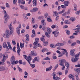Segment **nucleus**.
Segmentation results:
<instances>
[{
  "mask_svg": "<svg viewBox=\"0 0 80 80\" xmlns=\"http://www.w3.org/2000/svg\"><path fill=\"white\" fill-rule=\"evenodd\" d=\"M43 16H39L38 18V19H39V20H41V19H43Z\"/></svg>",
  "mask_w": 80,
  "mask_h": 80,
  "instance_id": "09e8293b",
  "label": "nucleus"
},
{
  "mask_svg": "<svg viewBox=\"0 0 80 80\" xmlns=\"http://www.w3.org/2000/svg\"><path fill=\"white\" fill-rule=\"evenodd\" d=\"M20 46L21 48H23L24 47V43H22V42H20Z\"/></svg>",
  "mask_w": 80,
  "mask_h": 80,
  "instance_id": "72a5a7b5",
  "label": "nucleus"
},
{
  "mask_svg": "<svg viewBox=\"0 0 80 80\" xmlns=\"http://www.w3.org/2000/svg\"><path fill=\"white\" fill-rule=\"evenodd\" d=\"M58 64H57L55 66V67L53 69V71H55L57 68H58Z\"/></svg>",
  "mask_w": 80,
  "mask_h": 80,
  "instance_id": "ea45409f",
  "label": "nucleus"
},
{
  "mask_svg": "<svg viewBox=\"0 0 80 80\" xmlns=\"http://www.w3.org/2000/svg\"><path fill=\"white\" fill-rule=\"evenodd\" d=\"M49 33L47 32H46L45 33V35H46V37H47V38H50V35Z\"/></svg>",
  "mask_w": 80,
  "mask_h": 80,
  "instance_id": "5701e85b",
  "label": "nucleus"
},
{
  "mask_svg": "<svg viewBox=\"0 0 80 80\" xmlns=\"http://www.w3.org/2000/svg\"><path fill=\"white\" fill-rule=\"evenodd\" d=\"M30 66L32 68H34L35 67V64H31L30 62V64H29Z\"/></svg>",
  "mask_w": 80,
  "mask_h": 80,
  "instance_id": "473e14b6",
  "label": "nucleus"
},
{
  "mask_svg": "<svg viewBox=\"0 0 80 80\" xmlns=\"http://www.w3.org/2000/svg\"><path fill=\"white\" fill-rule=\"evenodd\" d=\"M16 48V47L15 46H14L13 48H12V51L13 52L15 53L16 52V51H15V48Z\"/></svg>",
  "mask_w": 80,
  "mask_h": 80,
  "instance_id": "5fc2aeb1",
  "label": "nucleus"
},
{
  "mask_svg": "<svg viewBox=\"0 0 80 80\" xmlns=\"http://www.w3.org/2000/svg\"><path fill=\"white\" fill-rule=\"evenodd\" d=\"M69 38L70 39H73V38H75V37L73 36V35H72V36H70Z\"/></svg>",
  "mask_w": 80,
  "mask_h": 80,
  "instance_id": "13d9d810",
  "label": "nucleus"
},
{
  "mask_svg": "<svg viewBox=\"0 0 80 80\" xmlns=\"http://www.w3.org/2000/svg\"><path fill=\"white\" fill-rule=\"evenodd\" d=\"M53 13H54L53 14V16H54V17H56V16H57V15H58V13L56 11L54 12Z\"/></svg>",
  "mask_w": 80,
  "mask_h": 80,
  "instance_id": "2f4dec72",
  "label": "nucleus"
},
{
  "mask_svg": "<svg viewBox=\"0 0 80 80\" xmlns=\"http://www.w3.org/2000/svg\"><path fill=\"white\" fill-rule=\"evenodd\" d=\"M61 7L62 8H66V6H65L64 5H61Z\"/></svg>",
  "mask_w": 80,
  "mask_h": 80,
  "instance_id": "e2e57ef3",
  "label": "nucleus"
},
{
  "mask_svg": "<svg viewBox=\"0 0 80 80\" xmlns=\"http://www.w3.org/2000/svg\"><path fill=\"white\" fill-rule=\"evenodd\" d=\"M7 63L9 64V67H10V66L11 65V63H10V61H7Z\"/></svg>",
  "mask_w": 80,
  "mask_h": 80,
  "instance_id": "864d4df0",
  "label": "nucleus"
},
{
  "mask_svg": "<svg viewBox=\"0 0 80 80\" xmlns=\"http://www.w3.org/2000/svg\"><path fill=\"white\" fill-rule=\"evenodd\" d=\"M6 12V11L4 10V14L5 15L4 16V18L5 19L4 23H6L7 22V20L10 18V17L8 15Z\"/></svg>",
  "mask_w": 80,
  "mask_h": 80,
  "instance_id": "7ed1b4c3",
  "label": "nucleus"
},
{
  "mask_svg": "<svg viewBox=\"0 0 80 80\" xmlns=\"http://www.w3.org/2000/svg\"><path fill=\"white\" fill-rule=\"evenodd\" d=\"M45 38V36H44L43 35H42V37L41 38L40 40L41 41H42L43 42H45V39L44 38Z\"/></svg>",
  "mask_w": 80,
  "mask_h": 80,
  "instance_id": "393cba45",
  "label": "nucleus"
},
{
  "mask_svg": "<svg viewBox=\"0 0 80 80\" xmlns=\"http://www.w3.org/2000/svg\"><path fill=\"white\" fill-rule=\"evenodd\" d=\"M35 40V42H34L33 43V45H36L38 43V42H39V38H36Z\"/></svg>",
  "mask_w": 80,
  "mask_h": 80,
  "instance_id": "ddd939ff",
  "label": "nucleus"
},
{
  "mask_svg": "<svg viewBox=\"0 0 80 80\" xmlns=\"http://www.w3.org/2000/svg\"><path fill=\"white\" fill-rule=\"evenodd\" d=\"M52 76L53 79L55 78V76H56V72H53L52 73Z\"/></svg>",
  "mask_w": 80,
  "mask_h": 80,
  "instance_id": "f704fd0d",
  "label": "nucleus"
},
{
  "mask_svg": "<svg viewBox=\"0 0 80 80\" xmlns=\"http://www.w3.org/2000/svg\"><path fill=\"white\" fill-rule=\"evenodd\" d=\"M18 3H21L22 5H24L25 3V1H21V0H18Z\"/></svg>",
  "mask_w": 80,
  "mask_h": 80,
  "instance_id": "aec40b11",
  "label": "nucleus"
},
{
  "mask_svg": "<svg viewBox=\"0 0 80 80\" xmlns=\"http://www.w3.org/2000/svg\"><path fill=\"white\" fill-rule=\"evenodd\" d=\"M65 65L66 66V67L67 68L66 69H69V67L70 66V64H69V63L68 62H66V63H65Z\"/></svg>",
  "mask_w": 80,
  "mask_h": 80,
  "instance_id": "412c9836",
  "label": "nucleus"
},
{
  "mask_svg": "<svg viewBox=\"0 0 80 80\" xmlns=\"http://www.w3.org/2000/svg\"><path fill=\"white\" fill-rule=\"evenodd\" d=\"M54 80H59L60 79V78L58 77H54V78L53 79Z\"/></svg>",
  "mask_w": 80,
  "mask_h": 80,
  "instance_id": "3c124183",
  "label": "nucleus"
},
{
  "mask_svg": "<svg viewBox=\"0 0 80 80\" xmlns=\"http://www.w3.org/2000/svg\"><path fill=\"white\" fill-rule=\"evenodd\" d=\"M52 33L53 34H54V36L56 37H57L58 36V33H59V32L54 31Z\"/></svg>",
  "mask_w": 80,
  "mask_h": 80,
  "instance_id": "2eb2a0df",
  "label": "nucleus"
},
{
  "mask_svg": "<svg viewBox=\"0 0 80 80\" xmlns=\"http://www.w3.org/2000/svg\"><path fill=\"white\" fill-rule=\"evenodd\" d=\"M47 31L48 32V33L49 34H50L51 33V32H52V29H50V28L47 27Z\"/></svg>",
  "mask_w": 80,
  "mask_h": 80,
  "instance_id": "f3484780",
  "label": "nucleus"
},
{
  "mask_svg": "<svg viewBox=\"0 0 80 80\" xmlns=\"http://www.w3.org/2000/svg\"><path fill=\"white\" fill-rule=\"evenodd\" d=\"M8 70V68L5 66H0V71L3 72L4 70Z\"/></svg>",
  "mask_w": 80,
  "mask_h": 80,
  "instance_id": "0eeeda50",
  "label": "nucleus"
},
{
  "mask_svg": "<svg viewBox=\"0 0 80 80\" xmlns=\"http://www.w3.org/2000/svg\"><path fill=\"white\" fill-rule=\"evenodd\" d=\"M44 60H50V58L48 57H46L43 59Z\"/></svg>",
  "mask_w": 80,
  "mask_h": 80,
  "instance_id": "8fccbe9b",
  "label": "nucleus"
},
{
  "mask_svg": "<svg viewBox=\"0 0 80 80\" xmlns=\"http://www.w3.org/2000/svg\"><path fill=\"white\" fill-rule=\"evenodd\" d=\"M69 3L68 2V1H65L64 2V5L67 7L68 6Z\"/></svg>",
  "mask_w": 80,
  "mask_h": 80,
  "instance_id": "a878e982",
  "label": "nucleus"
},
{
  "mask_svg": "<svg viewBox=\"0 0 80 80\" xmlns=\"http://www.w3.org/2000/svg\"><path fill=\"white\" fill-rule=\"evenodd\" d=\"M37 60V57H36L34 58L32 61L33 63H35V62H36Z\"/></svg>",
  "mask_w": 80,
  "mask_h": 80,
  "instance_id": "58836bf2",
  "label": "nucleus"
},
{
  "mask_svg": "<svg viewBox=\"0 0 80 80\" xmlns=\"http://www.w3.org/2000/svg\"><path fill=\"white\" fill-rule=\"evenodd\" d=\"M47 21H48V22H51L52 19H50V18H47Z\"/></svg>",
  "mask_w": 80,
  "mask_h": 80,
  "instance_id": "338daca9",
  "label": "nucleus"
},
{
  "mask_svg": "<svg viewBox=\"0 0 80 80\" xmlns=\"http://www.w3.org/2000/svg\"><path fill=\"white\" fill-rule=\"evenodd\" d=\"M65 31L67 34H68V35H70V31L68 30H65Z\"/></svg>",
  "mask_w": 80,
  "mask_h": 80,
  "instance_id": "7c9ffc66",
  "label": "nucleus"
},
{
  "mask_svg": "<svg viewBox=\"0 0 80 80\" xmlns=\"http://www.w3.org/2000/svg\"><path fill=\"white\" fill-rule=\"evenodd\" d=\"M32 58L30 56H28L27 58L26 59V60L27 61L29 64H30V62H31V61H32Z\"/></svg>",
  "mask_w": 80,
  "mask_h": 80,
  "instance_id": "1a4fd4ad",
  "label": "nucleus"
},
{
  "mask_svg": "<svg viewBox=\"0 0 80 80\" xmlns=\"http://www.w3.org/2000/svg\"><path fill=\"white\" fill-rule=\"evenodd\" d=\"M75 49L71 50L70 51L71 53V55L72 57H75V58H72V62H76L77 60H78V57L80 56V52H79L77 54L75 55V54L73 52H75Z\"/></svg>",
  "mask_w": 80,
  "mask_h": 80,
  "instance_id": "f257e3e1",
  "label": "nucleus"
},
{
  "mask_svg": "<svg viewBox=\"0 0 80 80\" xmlns=\"http://www.w3.org/2000/svg\"><path fill=\"white\" fill-rule=\"evenodd\" d=\"M17 2V0H13V4H16Z\"/></svg>",
  "mask_w": 80,
  "mask_h": 80,
  "instance_id": "bf43d9fd",
  "label": "nucleus"
},
{
  "mask_svg": "<svg viewBox=\"0 0 80 80\" xmlns=\"http://www.w3.org/2000/svg\"><path fill=\"white\" fill-rule=\"evenodd\" d=\"M20 48V45L19 44V43H17V48Z\"/></svg>",
  "mask_w": 80,
  "mask_h": 80,
  "instance_id": "69168bd1",
  "label": "nucleus"
},
{
  "mask_svg": "<svg viewBox=\"0 0 80 80\" xmlns=\"http://www.w3.org/2000/svg\"><path fill=\"white\" fill-rule=\"evenodd\" d=\"M20 8L22 10H24V9L25 8V7L24 6H23L22 5H20Z\"/></svg>",
  "mask_w": 80,
  "mask_h": 80,
  "instance_id": "a19ab883",
  "label": "nucleus"
},
{
  "mask_svg": "<svg viewBox=\"0 0 80 80\" xmlns=\"http://www.w3.org/2000/svg\"><path fill=\"white\" fill-rule=\"evenodd\" d=\"M50 47L51 48H55V47H56V45H55L53 44H51L50 45Z\"/></svg>",
  "mask_w": 80,
  "mask_h": 80,
  "instance_id": "e433bc0d",
  "label": "nucleus"
},
{
  "mask_svg": "<svg viewBox=\"0 0 80 80\" xmlns=\"http://www.w3.org/2000/svg\"><path fill=\"white\" fill-rule=\"evenodd\" d=\"M32 2L33 4V6L36 7L37 6V0H33L32 1Z\"/></svg>",
  "mask_w": 80,
  "mask_h": 80,
  "instance_id": "b1692460",
  "label": "nucleus"
},
{
  "mask_svg": "<svg viewBox=\"0 0 80 80\" xmlns=\"http://www.w3.org/2000/svg\"><path fill=\"white\" fill-rule=\"evenodd\" d=\"M47 16H48V13H46L45 14V18H47Z\"/></svg>",
  "mask_w": 80,
  "mask_h": 80,
  "instance_id": "774afa93",
  "label": "nucleus"
},
{
  "mask_svg": "<svg viewBox=\"0 0 80 80\" xmlns=\"http://www.w3.org/2000/svg\"><path fill=\"white\" fill-rule=\"evenodd\" d=\"M62 50H63V51L62 52V55H63L64 54H65L66 53V55L67 57H68V52H67V50L65 49H61Z\"/></svg>",
  "mask_w": 80,
  "mask_h": 80,
  "instance_id": "9b49d317",
  "label": "nucleus"
},
{
  "mask_svg": "<svg viewBox=\"0 0 80 80\" xmlns=\"http://www.w3.org/2000/svg\"><path fill=\"white\" fill-rule=\"evenodd\" d=\"M7 44L8 45V47L9 49L10 50H12V46H11V45H10V42H8L7 43Z\"/></svg>",
  "mask_w": 80,
  "mask_h": 80,
  "instance_id": "4be33fe9",
  "label": "nucleus"
},
{
  "mask_svg": "<svg viewBox=\"0 0 80 80\" xmlns=\"http://www.w3.org/2000/svg\"><path fill=\"white\" fill-rule=\"evenodd\" d=\"M12 43L13 45H16V42H15V40L14 39L12 40Z\"/></svg>",
  "mask_w": 80,
  "mask_h": 80,
  "instance_id": "37998d69",
  "label": "nucleus"
},
{
  "mask_svg": "<svg viewBox=\"0 0 80 80\" xmlns=\"http://www.w3.org/2000/svg\"><path fill=\"white\" fill-rule=\"evenodd\" d=\"M60 62H61L60 63H62V64H63V65H64V63H66V62H66V60L65 59H62V60H60Z\"/></svg>",
  "mask_w": 80,
  "mask_h": 80,
  "instance_id": "6ab92c4d",
  "label": "nucleus"
},
{
  "mask_svg": "<svg viewBox=\"0 0 80 80\" xmlns=\"http://www.w3.org/2000/svg\"><path fill=\"white\" fill-rule=\"evenodd\" d=\"M69 78L70 79L72 78V77H73V75H72V74H70L69 75Z\"/></svg>",
  "mask_w": 80,
  "mask_h": 80,
  "instance_id": "052dcab7",
  "label": "nucleus"
},
{
  "mask_svg": "<svg viewBox=\"0 0 80 80\" xmlns=\"http://www.w3.org/2000/svg\"><path fill=\"white\" fill-rule=\"evenodd\" d=\"M44 44H43V46H47V45H48V42H45V41L44 42H43Z\"/></svg>",
  "mask_w": 80,
  "mask_h": 80,
  "instance_id": "c03bdc74",
  "label": "nucleus"
},
{
  "mask_svg": "<svg viewBox=\"0 0 80 80\" xmlns=\"http://www.w3.org/2000/svg\"><path fill=\"white\" fill-rule=\"evenodd\" d=\"M25 37H26V40L28 42L29 41V35L28 34H27L25 35Z\"/></svg>",
  "mask_w": 80,
  "mask_h": 80,
  "instance_id": "c756f323",
  "label": "nucleus"
},
{
  "mask_svg": "<svg viewBox=\"0 0 80 80\" xmlns=\"http://www.w3.org/2000/svg\"><path fill=\"white\" fill-rule=\"evenodd\" d=\"M68 43L69 44H71L73 43V41L71 39H70L68 41Z\"/></svg>",
  "mask_w": 80,
  "mask_h": 80,
  "instance_id": "79ce46f5",
  "label": "nucleus"
},
{
  "mask_svg": "<svg viewBox=\"0 0 80 80\" xmlns=\"http://www.w3.org/2000/svg\"><path fill=\"white\" fill-rule=\"evenodd\" d=\"M11 62L12 65H15V64H17L18 63V61H15V57L14 56H12L11 58Z\"/></svg>",
  "mask_w": 80,
  "mask_h": 80,
  "instance_id": "20e7f679",
  "label": "nucleus"
},
{
  "mask_svg": "<svg viewBox=\"0 0 80 80\" xmlns=\"http://www.w3.org/2000/svg\"><path fill=\"white\" fill-rule=\"evenodd\" d=\"M31 54L32 55H33V56H35V57L37 55V53L34 52V51H33L31 52Z\"/></svg>",
  "mask_w": 80,
  "mask_h": 80,
  "instance_id": "a211bd4d",
  "label": "nucleus"
},
{
  "mask_svg": "<svg viewBox=\"0 0 80 80\" xmlns=\"http://www.w3.org/2000/svg\"><path fill=\"white\" fill-rule=\"evenodd\" d=\"M74 10H75V11H77V5L76 4H74Z\"/></svg>",
  "mask_w": 80,
  "mask_h": 80,
  "instance_id": "c9c22d12",
  "label": "nucleus"
},
{
  "mask_svg": "<svg viewBox=\"0 0 80 80\" xmlns=\"http://www.w3.org/2000/svg\"><path fill=\"white\" fill-rule=\"evenodd\" d=\"M2 47L3 48H6L7 51H8V50H9V48H8V46H7V44L6 42H3Z\"/></svg>",
  "mask_w": 80,
  "mask_h": 80,
  "instance_id": "9d476101",
  "label": "nucleus"
},
{
  "mask_svg": "<svg viewBox=\"0 0 80 80\" xmlns=\"http://www.w3.org/2000/svg\"><path fill=\"white\" fill-rule=\"evenodd\" d=\"M5 54H3V57L2 59V62H0V65H5Z\"/></svg>",
  "mask_w": 80,
  "mask_h": 80,
  "instance_id": "39448f33",
  "label": "nucleus"
},
{
  "mask_svg": "<svg viewBox=\"0 0 80 80\" xmlns=\"http://www.w3.org/2000/svg\"><path fill=\"white\" fill-rule=\"evenodd\" d=\"M76 27H77L78 28H76L75 29V30H77V31H76L74 32L75 33H78L79 32V31L80 30V25H78L77 26H76Z\"/></svg>",
  "mask_w": 80,
  "mask_h": 80,
  "instance_id": "f8f14e48",
  "label": "nucleus"
},
{
  "mask_svg": "<svg viewBox=\"0 0 80 80\" xmlns=\"http://www.w3.org/2000/svg\"><path fill=\"white\" fill-rule=\"evenodd\" d=\"M70 20L72 21V22H74L75 20V18L74 17H72L70 18Z\"/></svg>",
  "mask_w": 80,
  "mask_h": 80,
  "instance_id": "4c0bfd02",
  "label": "nucleus"
},
{
  "mask_svg": "<svg viewBox=\"0 0 80 80\" xmlns=\"http://www.w3.org/2000/svg\"><path fill=\"white\" fill-rule=\"evenodd\" d=\"M76 14V15H79V14H80V10L78 11L75 12Z\"/></svg>",
  "mask_w": 80,
  "mask_h": 80,
  "instance_id": "4d7b16f0",
  "label": "nucleus"
},
{
  "mask_svg": "<svg viewBox=\"0 0 80 80\" xmlns=\"http://www.w3.org/2000/svg\"><path fill=\"white\" fill-rule=\"evenodd\" d=\"M66 42H64L63 43H57V44H56V47H62V46H63L64 45V43H65Z\"/></svg>",
  "mask_w": 80,
  "mask_h": 80,
  "instance_id": "6e6552de",
  "label": "nucleus"
},
{
  "mask_svg": "<svg viewBox=\"0 0 80 80\" xmlns=\"http://www.w3.org/2000/svg\"><path fill=\"white\" fill-rule=\"evenodd\" d=\"M53 68V67L52 66H50L49 68H48L46 69V72H49V71H50L51 70H52V68Z\"/></svg>",
  "mask_w": 80,
  "mask_h": 80,
  "instance_id": "dca6fc26",
  "label": "nucleus"
},
{
  "mask_svg": "<svg viewBox=\"0 0 80 80\" xmlns=\"http://www.w3.org/2000/svg\"><path fill=\"white\" fill-rule=\"evenodd\" d=\"M6 6L7 8H10V5L8 3H6Z\"/></svg>",
  "mask_w": 80,
  "mask_h": 80,
  "instance_id": "a18cd8bd",
  "label": "nucleus"
},
{
  "mask_svg": "<svg viewBox=\"0 0 80 80\" xmlns=\"http://www.w3.org/2000/svg\"><path fill=\"white\" fill-rule=\"evenodd\" d=\"M32 33L33 35H36V34L35 33V30L34 29H33L32 30Z\"/></svg>",
  "mask_w": 80,
  "mask_h": 80,
  "instance_id": "6e6d98bb",
  "label": "nucleus"
},
{
  "mask_svg": "<svg viewBox=\"0 0 80 80\" xmlns=\"http://www.w3.org/2000/svg\"><path fill=\"white\" fill-rule=\"evenodd\" d=\"M12 23H11L8 26V27L10 30V31H12V32H13V30L14 29L13 27L12 26Z\"/></svg>",
  "mask_w": 80,
  "mask_h": 80,
  "instance_id": "4468645a",
  "label": "nucleus"
},
{
  "mask_svg": "<svg viewBox=\"0 0 80 80\" xmlns=\"http://www.w3.org/2000/svg\"><path fill=\"white\" fill-rule=\"evenodd\" d=\"M38 10V8H34L31 11V12H36V11H37Z\"/></svg>",
  "mask_w": 80,
  "mask_h": 80,
  "instance_id": "bb28decb",
  "label": "nucleus"
},
{
  "mask_svg": "<svg viewBox=\"0 0 80 80\" xmlns=\"http://www.w3.org/2000/svg\"><path fill=\"white\" fill-rule=\"evenodd\" d=\"M80 72H76V74H75V76L76 77H78V74Z\"/></svg>",
  "mask_w": 80,
  "mask_h": 80,
  "instance_id": "0e129e2a",
  "label": "nucleus"
},
{
  "mask_svg": "<svg viewBox=\"0 0 80 80\" xmlns=\"http://www.w3.org/2000/svg\"><path fill=\"white\" fill-rule=\"evenodd\" d=\"M59 65L62 67V70H64V69H65V66L63 64H62V63H60Z\"/></svg>",
  "mask_w": 80,
  "mask_h": 80,
  "instance_id": "cd10ccee",
  "label": "nucleus"
},
{
  "mask_svg": "<svg viewBox=\"0 0 80 80\" xmlns=\"http://www.w3.org/2000/svg\"><path fill=\"white\" fill-rule=\"evenodd\" d=\"M12 34V31H10L8 30H7L6 31V35L4 34L3 35V37L4 38H9L10 35Z\"/></svg>",
  "mask_w": 80,
  "mask_h": 80,
  "instance_id": "f03ea898",
  "label": "nucleus"
},
{
  "mask_svg": "<svg viewBox=\"0 0 80 80\" xmlns=\"http://www.w3.org/2000/svg\"><path fill=\"white\" fill-rule=\"evenodd\" d=\"M64 23L65 24H69V23H70V22L68 20H65L64 21Z\"/></svg>",
  "mask_w": 80,
  "mask_h": 80,
  "instance_id": "49530a36",
  "label": "nucleus"
},
{
  "mask_svg": "<svg viewBox=\"0 0 80 80\" xmlns=\"http://www.w3.org/2000/svg\"><path fill=\"white\" fill-rule=\"evenodd\" d=\"M68 70H69V69H66L65 70V74L67 75L68 73Z\"/></svg>",
  "mask_w": 80,
  "mask_h": 80,
  "instance_id": "de8ad7c7",
  "label": "nucleus"
},
{
  "mask_svg": "<svg viewBox=\"0 0 80 80\" xmlns=\"http://www.w3.org/2000/svg\"><path fill=\"white\" fill-rule=\"evenodd\" d=\"M74 70L77 72L80 73V68H75Z\"/></svg>",
  "mask_w": 80,
  "mask_h": 80,
  "instance_id": "c85d7f7f",
  "label": "nucleus"
},
{
  "mask_svg": "<svg viewBox=\"0 0 80 80\" xmlns=\"http://www.w3.org/2000/svg\"><path fill=\"white\" fill-rule=\"evenodd\" d=\"M22 28V26L21 24H20L18 25V26L16 28L17 32L18 33V35H20V28Z\"/></svg>",
  "mask_w": 80,
  "mask_h": 80,
  "instance_id": "423d86ee",
  "label": "nucleus"
},
{
  "mask_svg": "<svg viewBox=\"0 0 80 80\" xmlns=\"http://www.w3.org/2000/svg\"><path fill=\"white\" fill-rule=\"evenodd\" d=\"M76 44V42H74L72 43V44L71 45V46H75Z\"/></svg>",
  "mask_w": 80,
  "mask_h": 80,
  "instance_id": "680f3d73",
  "label": "nucleus"
},
{
  "mask_svg": "<svg viewBox=\"0 0 80 80\" xmlns=\"http://www.w3.org/2000/svg\"><path fill=\"white\" fill-rule=\"evenodd\" d=\"M65 12V10H63L62 11H60L58 12L59 14H61V13H63Z\"/></svg>",
  "mask_w": 80,
  "mask_h": 80,
  "instance_id": "603ef678",
  "label": "nucleus"
}]
</instances>
